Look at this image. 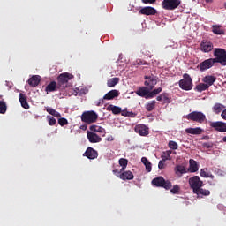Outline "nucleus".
<instances>
[{
  "instance_id": "nucleus-57",
  "label": "nucleus",
  "mask_w": 226,
  "mask_h": 226,
  "mask_svg": "<svg viewBox=\"0 0 226 226\" xmlns=\"http://www.w3.org/2000/svg\"><path fill=\"white\" fill-rule=\"evenodd\" d=\"M122 116L128 117V111H122Z\"/></svg>"
},
{
  "instance_id": "nucleus-30",
  "label": "nucleus",
  "mask_w": 226,
  "mask_h": 226,
  "mask_svg": "<svg viewBox=\"0 0 226 226\" xmlns=\"http://www.w3.org/2000/svg\"><path fill=\"white\" fill-rule=\"evenodd\" d=\"M207 89H209V85H206V83H200L195 87V91H198V93H202V91H207Z\"/></svg>"
},
{
  "instance_id": "nucleus-36",
  "label": "nucleus",
  "mask_w": 226,
  "mask_h": 226,
  "mask_svg": "<svg viewBox=\"0 0 226 226\" xmlns=\"http://www.w3.org/2000/svg\"><path fill=\"white\" fill-rule=\"evenodd\" d=\"M162 90L163 89L162 87L154 89L148 94V98H154V96H156V94H160V93H162Z\"/></svg>"
},
{
  "instance_id": "nucleus-23",
  "label": "nucleus",
  "mask_w": 226,
  "mask_h": 226,
  "mask_svg": "<svg viewBox=\"0 0 226 226\" xmlns=\"http://www.w3.org/2000/svg\"><path fill=\"white\" fill-rule=\"evenodd\" d=\"M202 80L209 87L210 86H213L215 82H216V77L208 75V76H205Z\"/></svg>"
},
{
  "instance_id": "nucleus-33",
  "label": "nucleus",
  "mask_w": 226,
  "mask_h": 226,
  "mask_svg": "<svg viewBox=\"0 0 226 226\" xmlns=\"http://www.w3.org/2000/svg\"><path fill=\"white\" fill-rule=\"evenodd\" d=\"M190 171L191 172H197L199 170V165L197 164V162L193 159H190Z\"/></svg>"
},
{
  "instance_id": "nucleus-41",
  "label": "nucleus",
  "mask_w": 226,
  "mask_h": 226,
  "mask_svg": "<svg viewBox=\"0 0 226 226\" xmlns=\"http://www.w3.org/2000/svg\"><path fill=\"white\" fill-rule=\"evenodd\" d=\"M118 163L120 167H124V168L128 167V160L125 158L119 159Z\"/></svg>"
},
{
  "instance_id": "nucleus-61",
  "label": "nucleus",
  "mask_w": 226,
  "mask_h": 226,
  "mask_svg": "<svg viewBox=\"0 0 226 226\" xmlns=\"http://www.w3.org/2000/svg\"><path fill=\"white\" fill-rule=\"evenodd\" d=\"M206 3H211L213 0H205Z\"/></svg>"
},
{
  "instance_id": "nucleus-60",
  "label": "nucleus",
  "mask_w": 226,
  "mask_h": 226,
  "mask_svg": "<svg viewBox=\"0 0 226 226\" xmlns=\"http://www.w3.org/2000/svg\"><path fill=\"white\" fill-rule=\"evenodd\" d=\"M222 142H225V143H226V136H224V137L222 138Z\"/></svg>"
},
{
  "instance_id": "nucleus-37",
  "label": "nucleus",
  "mask_w": 226,
  "mask_h": 226,
  "mask_svg": "<svg viewBox=\"0 0 226 226\" xmlns=\"http://www.w3.org/2000/svg\"><path fill=\"white\" fill-rule=\"evenodd\" d=\"M170 192L173 195H179L181 192V187L179 186V185H173V188L170 190Z\"/></svg>"
},
{
  "instance_id": "nucleus-63",
  "label": "nucleus",
  "mask_w": 226,
  "mask_h": 226,
  "mask_svg": "<svg viewBox=\"0 0 226 226\" xmlns=\"http://www.w3.org/2000/svg\"><path fill=\"white\" fill-rule=\"evenodd\" d=\"M224 8H225V10H226V3L224 4Z\"/></svg>"
},
{
  "instance_id": "nucleus-35",
  "label": "nucleus",
  "mask_w": 226,
  "mask_h": 226,
  "mask_svg": "<svg viewBox=\"0 0 226 226\" xmlns=\"http://www.w3.org/2000/svg\"><path fill=\"white\" fill-rule=\"evenodd\" d=\"M46 111L48 112V114L54 116V117H61V113L57 112L56 109L52 108H47Z\"/></svg>"
},
{
  "instance_id": "nucleus-10",
  "label": "nucleus",
  "mask_w": 226,
  "mask_h": 226,
  "mask_svg": "<svg viewBox=\"0 0 226 226\" xmlns=\"http://www.w3.org/2000/svg\"><path fill=\"white\" fill-rule=\"evenodd\" d=\"M215 64V60L213 58H208L200 63L197 68L198 70H200V72H206V70H209L210 68H213Z\"/></svg>"
},
{
  "instance_id": "nucleus-50",
  "label": "nucleus",
  "mask_w": 226,
  "mask_h": 226,
  "mask_svg": "<svg viewBox=\"0 0 226 226\" xmlns=\"http://www.w3.org/2000/svg\"><path fill=\"white\" fill-rule=\"evenodd\" d=\"M141 3L144 4H154L156 3V0H141Z\"/></svg>"
},
{
  "instance_id": "nucleus-49",
  "label": "nucleus",
  "mask_w": 226,
  "mask_h": 226,
  "mask_svg": "<svg viewBox=\"0 0 226 226\" xmlns=\"http://www.w3.org/2000/svg\"><path fill=\"white\" fill-rule=\"evenodd\" d=\"M200 176H201V177H208L209 173H207L206 170L202 169L200 170Z\"/></svg>"
},
{
  "instance_id": "nucleus-32",
  "label": "nucleus",
  "mask_w": 226,
  "mask_h": 226,
  "mask_svg": "<svg viewBox=\"0 0 226 226\" xmlns=\"http://www.w3.org/2000/svg\"><path fill=\"white\" fill-rule=\"evenodd\" d=\"M119 84V78H111L107 81L108 87H115Z\"/></svg>"
},
{
  "instance_id": "nucleus-47",
  "label": "nucleus",
  "mask_w": 226,
  "mask_h": 226,
  "mask_svg": "<svg viewBox=\"0 0 226 226\" xmlns=\"http://www.w3.org/2000/svg\"><path fill=\"white\" fill-rule=\"evenodd\" d=\"M134 65L137 66H142V65H147V62L142 61V60H137Z\"/></svg>"
},
{
  "instance_id": "nucleus-56",
  "label": "nucleus",
  "mask_w": 226,
  "mask_h": 226,
  "mask_svg": "<svg viewBox=\"0 0 226 226\" xmlns=\"http://www.w3.org/2000/svg\"><path fill=\"white\" fill-rule=\"evenodd\" d=\"M202 140H209V136H203Z\"/></svg>"
},
{
  "instance_id": "nucleus-43",
  "label": "nucleus",
  "mask_w": 226,
  "mask_h": 226,
  "mask_svg": "<svg viewBox=\"0 0 226 226\" xmlns=\"http://www.w3.org/2000/svg\"><path fill=\"white\" fill-rule=\"evenodd\" d=\"M58 124H60V126H66V124H68V120L64 117L59 118Z\"/></svg>"
},
{
  "instance_id": "nucleus-15",
  "label": "nucleus",
  "mask_w": 226,
  "mask_h": 226,
  "mask_svg": "<svg viewBox=\"0 0 226 226\" xmlns=\"http://www.w3.org/2000/svg\"><path fill=\"white\" fill-rule=\"evenodd\" d=\"M119 96V92L118 90H110L108 92L102 99L100 100L99 104L102 103L103 105V100H114V98H117Z\"/></svg>"
},
{
  "instance_id": "nucleus-58",
  "label": "nucleus",
  "mask_w": 226,
  "mask_h": 226,
  "mask_svg": "<svg viewBox=\"0 0 226 226\" xmlns=\"http://www.w3.org/2000/svg\"><path fill=\"white\" fill-rule=\"evenodd\" d=\"M210 177L211 179H215V176L211 173H208V177Z\"/></svg>"
},
{
  "instance_id": "nucleus-21",
  "label": "nucleus",
  "mask_w": 226,
  "mask_h": 226,
  "mask_svg": "<svg viewBox=\"0 0 226 226\" xmlns=\"http://www.w3.org/2000/svg\"><path fill=\"white\" fill-rule=\"evenodd\" d=\"M19 102H20L21 107H23V109H26V110L29 109V103H27V95L20 93L19 94Z\"/></svg>"
},
{
  "instance_id": "nucleus-53",
  "label": "nucleus",
  "mask_w": 226,
  "mask_h": 226,
  "mask_svg": "<svg viewBox=\"0 0 226 226\" xmlns=\"http://www.w3.org/2000/svg\"><path fill=\"white\" fill-rule=\"evenodd\" d=\"M113 174H115V176H121V171L117 170H113Z\"/></svg>"
},
{
  "instance_id": "nucleus-9",
  "label": "nucleus",
  "mask_w": 226,
  "mask_h": 226,
  "mask_svg": "<svg viewBox=\"0 0 226 226\" xmlns=\"http://www.w3.org/2000/svg\"><path fill=\"white\" fill-rule=\"evenodd\" d=\"M214 49L215 45H213V42L207 40L201 41L200 44V50L204 54H209Z\"/></svg>"
},
{
  "instance_id": "nucleus-12",
  "label": "nucleus",
  "mask_w": 226,
  "mask_h": 226,
  "mask_svg": "<svg viewBox=\"0 0 226 226\" xmlns=\"http://www.w3.org/2000/svg\"><path fill=\"white\" fill-rule=\"evenodd\" d=\"M87 138L91 144H98V142H102V137L91 131L87 132Z\"/></svg>"
},
{
  "instance_id": "nucleus-34",
  "label": "nucleus",
  "mask_w": 226,
  "mask_h": 226,
  "mask_svg": "<svg viewBox=\"0 0 226 226\" xmlns=\"http://www.w3.org/2000/svg\"><path fill=\"white\" fill-rule=\"evenodd\" d=\"M156 108V101H150L148 103L146 104V109L147 112H153Z\"/></svg>"
},
{
  "instance_id": "nucleus-4",
  "label": "nucleus",
  "mask_w": 226,
  "mask_h": 226,
  "mask_svg": "<svg viewBox=\"0 0 226 226\" xmlns=\"http://www.w3.org/2000/svg\"><path fill=\"white\" fill-rule=\"evenodd\" d=\"M185 119L188 121H194L195 123H204L206 121V115L200 111H192L188 115L184 116Z\"/></svg>"
},
{
  "instance_id": "nucleus-40",
  "label": "nucleus",
  "mask_w": 226,
  "mask_h": 226,
  "mask_svg": "<svg viewBox=\"0 0 226 226\" xmlns=\"http://www.w3.org/2000/svg\"><path fill=\"white\" fill-rule=\"evenodd\" d=\"M162 100L164 103H170V102H172L170 95H169L167 93H162Z\"/></svg>"
},
{
  "instance_id": "nucleus-6",
  "label": "nucleus",
  "mask_w": 226,
  "mask_h": 226,
  "mask_svg": "<svg viewBox=\"0 0 226 226\" xmlns=\"http://www.w3.org/2000/svg\"><path fill=\"white\" fill-rule=\"evenodd\" d=\"M189 185L194 193V192L204 186V182L200 180L199 176H194L189 178Z\"/></svg>"
},
{
  "instance_id": "nucleus-39",
  "label": "nucleus",
  "mask_w": 226,
  "mask_h": 226,
  "mask_svg": "<svg viewBox=\"0 0 226 226\" xmlns=\"http://www.w3.org/2000/svg\"><path fill=\"white\" fill-rule=\"evenodd\" d=\"M175 173L176 174H186V170H185V166L177 165L175 167Z\"/></svg>"
},
{
  "instance_id": "nucleus-29",
  "label": "nucleus",
  "mask_w": 226,
  "mask_h": 226,
  "mask_svg": "<svg viewBox=\"0 0 226 226\" xmlns=\"http://www.w3.org/2000/svg\"><path fill=\"white\" fill-rule=\"evenodd\" d=\"M141 162L143 165H145L147 172H151V170H153L151 162H149L147 157H142Z\"/></svg>"
},
{
  "instance_id": "nucleus-54",
  "label": "nucleus",
  "mask_w": 226,
  "mask_h": 226,
  "mask_svg": "<svg viewBox=\"0 0 226 226\" xmlns=\"http://www.w3.org/2000/svg\"><path fill=\"white\" fill-rule=\"evenodd\" d=\"M157 102H162L163 100V94L156 97Z\"/></svg>"
},
{
  "instance_id": "nucleus-7",
  "label": "nucleus",
  "mask_w": 226,
  "mask_h": 226,
  "mask_svg": "<svg viewBox=\"0 0 226 226\" xmlns=\"http://www.w3.org/2000/svg\"><path fill=\"white\" fill-rule=\"evenodd\" d=\"M181 4V0H163L162 6L163 10L173 11Z\"/></svg>"
},
{
  "instance_id": "nucleus-28",
  "label": "nucleus",
  "mask_w": 226,
  "mask_h": 226,
  "mask_svg": "<svg viewBox=\"0 0 226 226\" xmlns=\"http://www.w3.org/2000/svg\"><path fill=\"white\" fill-rule=\"evenodd\" d=\"M212 32L214 34H225V30L222 29V26L220 25L212 26Z\"/></svg>"
},
{
  "instance_id": "nucleus-16",
  "label": "nucleus",
  "mask_w": 226,
  "mask_h": 226,
  "mask_svg": "<svg viewBox=\"0 0 226 226\" xmlns=\"http://www.w3.org/2000/svg\"><path fill=\"white\" fill-rule=\"evenodd\" d=\"M157 11L156 9H154V7H151V6H147V7H143L139 11V15H156Z\"/></svg>"
},
{
  "instance_id": "nucleus-13",
  "label": "nucleus",
  "mask_w": 226,
  "mask_h": 226,
  "mask_svg": "<svg viewBox=\"0 0 226 226\" xmlns=\"http://www.w3.org/2000/svg\"><path fill=\"white\" fill-rule=\"evenodd\" d=\"M134 132L139 133V135H140L141 137H146L149 135V128H147V126L144 124H137L134 127Z\"/></svg>"
},
{
  "instance_id": "nucleus-8",
  "label": "nucleus",
  "mask_w": 226,
  "mask_h": 226,
  "mask_svg": "<svg viewBox=\"0 0 226 226\" xmlns=\"http://www.w3.org/2000/svg\"><path fill=\"white\" fill-rule=\"evenodd\" d=\"M145 86L149 89V91H153L154 89V86L158 84V77L154 75H150V76H145Z\"/></svg>"
},
{
  "instance_id": "nucleus-1",
  "label": "nucleus",
  "mask_w": 226,
  "mask_h": 226,
  "mask_svg": "<svg viewBox=\"0 0 226 226\" xmlns=\"http://www.w3.org/2000/svg\"><path fill=\"white\" fill-rule=\"evenodd\" d=\"M214 63H220L221 66H226V50L222 48L214 49Z\"/></svg>"
},
{
  "instance_id": "nucleus-24",
  "label": "nucleus",
  "mask_w": 226,
  "mask_h": 226,
  "mask_svg": "<svg viewBox=\"0 0 226 226\" xmlns=\"http://www.w3.org/2000/svg\"><path fill=\"white\" fill-rule=\"evenodd\" d=\"M107 110H109V112H112V114L117 115V114H121V108L119 106H115V105H109L106 109Z\"/></svg>"
},
{
  "instance_id": "nucleus-62",
  "label": "nucleus",
  "mask_w": 226,
  "mask_h": 226,
  "mask_svg": "<svg viewBox=\"0 0 226 226\" xmlns=\"http://www.w3.org/2000/svg\"><path fill=\"white\" fill-rule=\"evenodd\" d=\"M85 128H86V125H83V126H82V130H84Z\"/></svg>"
},
{
  "instance_id": "nucleus-3",
  "label": "nucleus",
  "mask_w": 226,
  "mask_h": 226,
  "mask_svg": "<svg viewBox=\"0 0 226 226\" xmlns=\"http://www.w3.org/2000/svg\"><path fill=\"white\" fill-rule=\"evenodd\" d=\"M152 185L157 188H164V190H170L172 188V182L170 180H165L162 176L154 178Z\"/></svg>"
},
{
  "instance_id": "nucleus-26",
  "label": "nucleus",
  "mask_w": 226,
  "mask_h": 226,
  "mask_svg": "<svg viewBox=\"0 0 226 226\" xmlns=\"http://www.w3.org/2000/svg\"><path fill=\"white\" fill-rule=\"evenodd\" d=\"M57 83L56 81H51L49 85H47L45 91L46 93H53V91H56Z\"/></svg>"
},
{
  "instance_id": "nucleus-25",
  "label": "nucleus",
  "mask_w": 226,
  "mask_h": 226,
  "mask_svg": "<svg viewBox=\"0 0 226 226\" xmlns=\"http://www.w3.org/2000/svg\"><path fill=\"white\" fill-rule=\"evenodd\" d=\"M185 132L186 133H189L191 135H200V133H202V128L200 127L187 128Z\"/></svg>"
},
{
  "instance_id": "nucleus-46",
  "label": "nucleus",
  "mask_w": 226,
  "mask_h": 226,
  "mask_svg": "<svg viewBox=\"0 0 226 226\" xmlns=\"http://www.w3.org/2000/svg\"><path fill=\"white\" fill-rule=\"evenodd\" d=\"M79 91H80V93L79 94ZM72 94H74V96H77L78 94H86V93L82 92V89H80V87L75 88L72 92Z\"/></svg>"
},
{
  "instance_id": "nucleus-44",
  "label": "nucleus",
  "mask_w": 226,
  "mask_h": 226,
  "mask_svg": "<svg viewBox=\"0 0 226 226\" xmlns=\"http://www.w3.org/2000/svg\"><path fill=\"white\" fill-rule=\"evenodd\" d=\"M169 147H170V149L176 150V149H177V143L176 141L170 140L169 142Z\"/></svg>"
},
{
  "instance_id": "nucleus-45",
  "label": "nucleus",
  "mask_w": 226,
  "mask_h": 226,
  "mask_svg": "<svg viewBox=\"0 0 226 226\" xmlns=\"http://www.w3.org/2000/svg\"><path fill=\"white\" fill-rule=\"evenodd\" d=\"M167 160L166 159H162V160H161L160 162H159V163H158V169L160 170H163V169H165V162H166Z\"/></svg>"
},
{
  "instance_id": "nucleus-38",
  "label": "nucleus",
  "mask_w": 226,
  "mask_h": 226,
  "mask_svg": "<svg viewBox=\"0 0 226 226\" xmlns=\"http://www.w3.org/2000/svg\"><path fill=\"white\" fill-rule=\"evenodd\" d=\"M8 109V106L4 101H0V114H6V110Z\"/></svg>"
},
{
  "instance_id": "nucleus-51",
  "label": "nucleus",
  "mask_w": 226,
  "mask_h": 226,
  "mask_svg": "<svg viewBox=\"0 0 226 226\" xmlns=\"http://www.w3.org/2000/svg\"><path fill=\"white\" fill-rule=\"evenodd\" d=\"M127 117H135V113L132 111H127Z\"/></svg>"
},
{
  "instance_id": "nucleus-42",
  "label": "nucleus",
  "mask_w": 226,
  "mask_h": 226,
  "mask_svg": "<svg viewBox=\"0 0 226 226\" xmlns=\"http://www.w3.org/2000/svg\"><path fill=\"white\" fill-rule=\"evenodd\" d=\"M47 119H48V123H49V126L56 125V118H54V117L48 116Z\"/></svg>"
},
{
  "instance_id": "nucleus-27",
  "label": "nucleus",
  "mask_w": 226,
  "mask_h": 226,
  "mask_svg": "<svg viewBox=\"0 0 226 226\" xmlns=\"http://www.w3.org/2000/svg\"><path fill=\"white\" fill-rule=\"evenodd\" d=\"M90 132L93 133H105V129L102 126L98 125H91L89 128Z\"/></svg>"
},
{
  "instance_id": "nucleus-14",
  "label": "nucleus",
  "mask_w": 226,
  "mask_h": 226,
  "mask_svg": "<svg viewBox=\"0 0 226 226\" xmlns=\"http://www.w3.org/2000/svg\"><path fill=\"white\" fill-rule=\"evenodd\" d=\"M73 75L68 73V72H64L60 74L57 78L58 84L60 86H64V84H68V81L72 80V78Z\"/></svg>"
},
{
  "instance_id": "nucleus-31",
  "label": "nucleus",
  "mask_w": 226,
  "mask_h": 226,
  "mask_svg": "<svg viewBox=\"0 0 226 226\" xmlns=\"http://www.w3.org/2000/svg\"><path fill=\"white\" fill-rule=\"evenodd\" d=\"M223 109H225V106L222 103H215L214 105V107L212 108L213 112H215V114H220V112H222V110H223Z\"/></svg>"
},
{
  "instance_id": "nucleus-55",
  "label": "nucleus",
  "mask_w": 226,
  "mask_h": 226,
  "mask_svg": "<svg viewBox=\"0 0 226 226\" xmlns=\"http://www.w3.org/2000/svg\"><path fill=\"white\" fill-rule=\"evenodd\" d=\"M108 142H112L114 140V137L110 136L107 139Z\"/></svg>"
},
{
  "instance_id": "nucleus-2",
  "label": "nucleus",
  "mask_w": 226,
  "mask_h": 226,
  "mask_svg": "<svg viewBox=\"0 0 226 226\" xmlns=\"http://www.w3.org/2000/svg\"><path fill=\"white\" fill-rule=\"evenodd\" d=\"M178 84L180 89H183V91H192L193 89V80L188 73L183 75V79H180Z\"/></svg>"
},
{
  "instance_id": "nucleus-11",
  "label": "nucleus",
  "mask_w": 226,
  "mask_h": 226,
  "mask_svg": "<svg viewBox=\"0 0 226 226\" xmlns=\"http://www.w3.org/2000/svg\"><path fill=\"white\" fill-rule=\"evenodd\" d=\"M210 127L214 128L215 132H220L221 133H226V123L222 121L211 122Z\"/></svg>"
},
{
  "instance_id": "nucleus-19",
  "label": "nucleus",
  "mask_w": 226,
  "mask_h": 226,
  "mask_svg": "<svg viewBox=\"0 0 226 226\" xmlns=\"http://www.w3.org/2000/svg\"><path fill=\"white\" fill-rule=\"evenodd\" d=\"M41 81V77L40 75H34L28 79V84L30 87H36Z\"/></svg>"
},
{
  "instance_id": "nucleus-59",
  "label": "nucleus",
  "mask_w": 226,
  "mask_h": 226,
  "mask_svg": "<svg viewBox=\"0 0 226 226\" xmlns=\"http://www.w3.org/2000/svg\"><path fill=\"white\" fill-rule=\"evenodd\" d=\"M125 169H126V167H122L121 170H120V174H121V172H124Z\"/></svg>"
},
{
  "instance_id": "nucleus-17",
  "label": "nucleus",
  "mask_w": 226,
  "mask_h": 226,
  "mask_svg": "<svg viewBox=\"0 0 226 226\" xmlns=\"http://www.w3.org/2000/svg\"><path fill=\"white\" fill-rule=\"evenodd\" d=\"M83 156H86L88 160H94L98 158V151L94 150L93 147H88L83 154Z\"/></svg>"
},
{
  "instance_id": "nucleus-18",
  "label": "nucleus",
  "mask_w": 226,
  "mask_h": 226,
  "mask_svg": "<svg viewBox=\"0 0 226 226\" xmlns=\"http://www.w3.org/2000/svg\"><path fill=\"white\" fill-rule=\"evenodd\" d=\"M149 88L147 87H141L136 91V94L138 96H140L141 98H146V100H148L149 97Z\"/></svg>"
},
{
  "instance_id": "nucleus-64",
  "label": "nucleus",
  "mask_w": 226,
  "mask_h": 226,
  "mask_svg": "<svg viewBox=\"0 0 226 226\" xmlns=\"http://www.w3.org/2000/svg\"><path fill=\"white\" fill-rule=\"evenodd\" d=\"M168 156H170V154H168Z\"/></svg>"
},
{
  "instance_id": "nucleus-52",
  "label": "nucleus",
  "mask_w": 226,
  "mask_h": 226,
  "mask_svg": "<svg viewBox=\"0 0 226 226\" xmlns=\"http://www.w3.org/2000/svg\"><path fill=\"white\" fill-rule=\"evenodd\" d=\"M221 117H222V119H225V121H226V109L224 110H222V112L221 114Z\"/></svg>"
},
{
  "instance_id": "nucleus-5",
  "label": "nucleus",
  "mask_w": 226,
  "mask_h": 226,
  "mask_svg": "<svg viewBox=\"0 0 226 226\" xmlns=\"http://www.w3.org/2000/svg\"><path fill=\"white\" fill-rule=\"evenodd\" d=\"M98 120V114L94 111H85L81 115V121L87 124H92Z\"/></svg>"
},
{
  "instance_id": "nucleus-22",
  "label": "nucleus",
  "mask_w": 226,
  "mask_h": 226,
  "mask_svg": "<svg viewBox=\"0 0 226 226\" xmlns=\"http://www.w3.org/2000/svg\"><path fill=\"white\" fill-rule=\"evenodd\" d=\"M119 177L123 181H132V179H133L134 176L132 171H124L120 174Z\"/></svg>"
},
{
  "instance_id": "nucleus-48",
  "label": "nucleus",
  "mask_w": 226,
  "mask_h": 226,
  "mask_svg": "<svg viewBox=\"0 0 226 226\" xmlns=\"http://www.w3.org/2000/svg\"><path fill=\"white\" fill-rule=\"evenodd\" d=\"M202 147H205L206 149H211L213 147V143L212 142H205L202 144Z\"/></svg>"
},
{
  "instance_id": "nucleus-20",
  "label": "nucleus",
  "mask_w": 226,
  "mask_h": 226,
  "mask_svg": "<svg viewBox=\"0 0 226 226\" xmlns=\"http://www.w3.org/2000/svg\"><path fill=\"white\" fill-rule=\"evenodd\" d=\"M195 195H198V197H209L211 195V191L207 189H204L202 187H200L196 192H194Z\"/></svg>"
}]
</instances>
